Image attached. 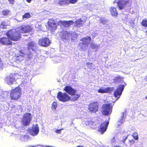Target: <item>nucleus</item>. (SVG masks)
Segmentation results:
<instances>
[{
    "label": "nucleus",
    "mask_w": 147,
    "mask_h": 147,
    "mask_svg": "<svg viewBox=\"0 0 147 147\" xmlns=\"http://www.w3.org/2000/svg\"><path fill=\"white\" fill-rule=\"evenodd\" d=\"M63 90L73 97L71 98L66 93H62L61 91H59L57 94V98L60 101L66 102L71 100L74 101L78 100L80 96V94H76V90L70 86H66L64 88Z\"/></svg>",
    "instance_id": "f257e3e1"
},
{
    "label": "nucleus",
    "mask_w": 147,
    "mask_h": 147,
    "mask_svg": "<svg viewBox=\"0 0 147 147\" xmlns=\"http://www.w3.org/2000/svg\"><path fill=\"white\" fill-rule=\"evenodd\" d=\"M5 34L11 40L15 41L19 40L21 37V35L20 31L14 29L8 30Z\"/></svg>",
    "instance_id": "f03ea898"
},
{
    "label": "nucleus",
    "mask_w": 147,
    "mask_h": 147,
    "mask_svg": "<svg viewBox=\"0 0 147 147\" xmlns=\"http://www.w3.org/2000/svg\"><path fill=\"white\" fill-rule=\"evenodd\" d=\"M22 94V90L19 86L10 91V98L11 100H18L20 98Z\"/></svg>",
    "instance_id": "7ed1b4c3"
},
{
    "label": "nucleus",
    "mask_w": 147,
    "mask_h": 147,
    "mask_svg": "<svg viewBox=\"0 0 147 147\" xmlns=\"http://www.w3.org/2000/svg\"><path fill=\"white\" fill-rule=\"evenodd\" d=\"M112 109L113 106L111 103L104 104L102 106L101 112L103 115H108L111 113Z\"/></svg>",
    "instance_id": "20e7f679"
},
{
    "label": "nucleus",
    "mask_w": 147,
    "mask_h": 147,
    "mask_svg": "<svg viewBox=\"0 0 147 147\" xmlns=\"http://www.w3.org/2000/svg\"><path fill=\"white\" fill-rule=\"evenodd\" d=\"M99 103L97 101L91 102L88 106V110L91 112L95 113L98 111Z\"/></svg>",
    "instance_id": "39448f33"
},
{
    "label": "nucleus",
    "mask_w": 147,
    "mask_h": 147,
    "mask_svg": "<svg viewBox=\"0 0 147 147\" xmlns=\"http://www.w3.org/2000/svg\"><path fill=\"white\" fill-rule=\"evenodd\" d=\"M32 119L31 114L28 113H25L23 116L22 120L23 125L25 126L28 125Z\"/></svg>",
    "instance_id": "423d86ee"
},
{
    "label": "nucleus",
    "mask_w": 147,
    "mask_h": 147,
    "mask_svg": "<svg viewBox=\"0 0 147 147\" xmlns=\"http://www.w3.org/2000/svg\"><path fill=\"white\" fill-rule=\"evenodd\" d=\"M18 75L17 74H11L5 78V81L8 84H12L18 79Z\"/></svg>",
    "instance_id": "0eeeda50"
},
{
    "label": "nucleus",
    "mask_w": 147,
    "mask_h": 147,
    "mask_svg": "<svg viewBox=\"0 0 147 147\" xmlns=\"http://www.w3.org/2000/svg\"><path fill=\"white\" fill-rule=\"evenodd\" d=\"M91 40V38L90 36H87L86 37L82 38L81 40L80 41H82V42H80L78 45L80 47L81 49H83L84 47L81 45H84V47H86L88 46L90 43V42Z\"/></svg>",
    "instance_id": "6e6552de"
},
{
    "label": "nucleus",
    "mask_w": 147,
    "mask_h": 147,
    "mask_svg": "<svg viewBox=\"0 0 147 147\" xmlns=\"http://www.w3.org/2000/svg\"><path fill=\"white\" fill-rule=\"evenodd\" d=\"M85 123L86 125L89 126L91 128L95 129L97 127L100 123V121L98 119L94 120L92 119L90 120L86 121Z\"/></svg>",
    "instance_id": "1a4fd4ad"
},
{
    "label": "nucleus",
    "mask_w": 147,
    "mask_h": 147,
    "mask_svg": "<svg viewBox=\"0 0 147 147\" xmlns=\"http://www.w3.org/2000/svg\"><path fill=\"white\" fill-rule=\"evenodd\" d=\"M38 43L41 46L46 47L50 45L51 41L48 38L44 37L39 39L38 41Z\"/></svg>",
    "instance_id": "9d476101"
},
{
    "label": "nucleus",
    "mask_w": 147,
    "mask_h": 147,
    "mask_svg": "<svg viewBox=\"0 0 147 147\" xmlns=\"http://www.w3.org/2000/svg\"><path fill=\"white\" fill-rule=\"evenodd\" d=\"M49 29L52 32L54 31L57 28V25L54 20L50 19L47 22Z\"/></svg>",
    "instance_id": "9b49d317"
},
{
    "label": "nucleus",
    "mask_w": 147,
    "mask_h": 147,
    "mask_svg": "<svg viewBox=\"0 0 147 147\" xmlns=\"http://www.w3.org/2000/svg\"><path fill=\"white\" fill-rule=\"evenodd\" d=\"M109 123V122L107 121L101 123L98 128V131L101 134H103L106 131Z\"/></svg>",
    "instance_id": "f8f14e48"
},
{
    "label": "nucleus",
    "mask_w": 147,
    "mask_h": 147,
    "mask_svg": "<svg viewBox=\"0 0 147 147\" xmlns=\"http://www.w3.org/2000/svg\"><path fill=\"white\" fill-rule=\"evenodd\" d=\"M18 28L20 30L19 31L23 33L29 32L32 30V27L29 25L20 26Z\"/></svg>",
    "instance_id": "ddd939ff"
},
{
    "label": "nucleus",
    "mask_w": 147,
    "mask_h": 147,
    "mask_svg": "<svg viewBox=\"0 0 147 147\" xmlns=\"http://www.w3.org/2000/svg\"><path fill=\"white\" fill-rule=\"evenodd\" d=\"M0 44L9 46L12 45V42L8 37H3L0 38Z\"/></svg>",
    "instance_id": "4468645a"
},
{
    "label": "nucleus",
    "mask_w": 147,
    "mask_h": 147,
    "mask_svg": "<svg viewBox=\"0 0 147 147\" xmlns=\"http://www.w3.org/2000/svg\"><path fill=\"white\" fill-rule=\"evenodd\" d=\"M124 85H119L114 92V96L117 97L118 98H119L124 89Z\"/></svg>",
    "instance_id": "2eb2a0df"
},
{
    "label": "nucleus",
    "mask_w": 147,
    "mask_h": 147,
    "mask_svg": "<svg viewBox=\"0 0 147 147\" xmlns=\"http://www.w3.org/2000/svg\"><path fill=\"white\" fill-rule=\"evenodd\" d=\"M27 45V48L29 50H31L33 51H35L37 48L36 43L32 41L29 42Z\"/></svg>",
    "instance_id": "dca6fc26"
},
{
    "label": "nucleus",
    "mask_w": 147,
    "mask_h": 147,
    "mask_svg": "<svg viewBox=\"0 0 147 147\" xmlns=\"http://www.w3.org/2000/svg\"><path fill=\"white\" fill-rule=\"evenodd\" d=\"M114 88L113 87H108L106 88H100L98 90V92L101 93H109L113 91Z\"/></svg>",
    "instance_id": "f3484780"
},
{
    "label": "nucleus",
    "mask_w": 147,
    "mask_h": 147,
    "mask_svg": "<svg viewBox=\"0 0 147 147\" xmlns=\"http://www.w3.org/2000/svg\"><path fill=\"white\" fill-rule=\"evenodd\" d=\"M128 2V1H126L124 0H119L117 3V5L120 9H122L125 7Z\"/></svg>",
    "instance_id": "a211bd4d"
},
{
    "label": "nucleus",
    "mask_w": 147,
    "mask_h": 147,
    "mask_svg": "<svg viewBox=\"0 0 147 147\" xmlns=\"http://www.w3.org/2000/svg\"><path fill=\"white\" fill-rule=\"evenodd\" d=\"M39 128L37 126L33 127L30 131V135L34 136L36 135L38 133Z\"/></svg>",
    "instance_id": "6ab92c4d"
},
{
    "label": "nucleus",
    "mask_w": 147,
    "mask_h": 147,
    "mask_svg": "<svg viewBox=\"0 0 147 147\" xmlns=\"http://www.w3.org/2000/svg\"><path fill=\"white\" fill-rule=\"evenodd\" d=\"M110 11L111 15L116 18L118 15V13L116 9L114 7H111L110 9Z\"/></svg>",
    "instance_id": "aec40b11"
},
{
    "label": "nucleus",
    "mask_w": 147,
    "mask_h": 147,
    "mask_svg": "<svg viewBox=\"0 0 147 147\" xmlns=\"http://www.w3.org/2000/svg\"><path fill=\"white\" fill-rule=\"evenodd\" d=\"M83 21L81 19H79L76 20L75 22L74 26L76 27H80L83 26Z\"/></svg>",
    "instance_id": "412c9836"
},
{
    "label": "nucleus",
    "mask_w": 147,
    "mask_h": 147,
    "mask_svg": "<svg viewBox=\"0 0 147 147\" xmlns=\"http://www.w3.org/2000/svg\"><path fill=\"white\" fill-rule=\"evenodd\" d=\"M74 23V22L72 20L67 21H64V26L65 27H68Z\"/></svg>",
    "instance_id": "4be33fe9"
},
{
    "label": "nucleus",
    "mask_w": 147,
    "mask_h": 147,
    "mask_svg": "<svg viewBox=\"0 0 147 147\" xmlns=\"http://www.w3.org/2000/svg\"><path fill=\"white\" fill-rule=\"evenodd\" d=\"M14 58L16 61H20L23 60L24 59L23 57L22 56V55H15L14 56Z\"/></svg>",
    "instance_id": "5701e85b"
},
{
    "label": "nucleus",
    "mask_w": 147,
    "mask_h": 147,
    "mask_svg": "<svg viewBox=\"0 0 147 147\" xmlns=\"http://www.w3.org/2000/svg\"><path fill=\"white\" fill-rule=\"evenodd\" d=\"M68 0H60L58 4L61 6H63L65 5H68Z\"/></svg>",
    "instance_id": "b1692460"
},
{
    "label": "nucleus",
    "mask_w": 147,
    "mask_h": 147,
    "mask_svg": "<svg viewBox=\"0 0 147 147\" xmlns=\"http://www.w3.org/2000/svg\"><path fill=\"white\" fill-rule=\"evenodd\" d=\"M123 79V78L120 76L115 77L113 79V81L115 83H117L120 82V81Z\"/></svg>",
    "instance_id": "393cba45"
},
{
    "label": "nucleus",
    "mask_w": 147,
    "mask_h": 147,
    "mask_svg": "<svg viewBox=\"0 0 147 147\" xmlns=\"http://www.w3.org/2000/svg\"><path fill=\"white\" fill-rule=\"evenodd\" d=\"M10 12V10L8 9L3 10L2 11V15L4 16H8Z\"/></svg>",
    "instance_id": "a878e982"
},
{
    "label": "nucleus",
    "mask_w": 147,
    "mask_h": 147,
    "mask_svg": "<svg viewBox=\"0 0 147 147\" xmlns=\"http://www.w3.org/2000/svg\"><path fill=\"white\" fill-rule=\"evenodd\" d=\"M142 26L147 27V20L146 19H143L141 22Z\"/></svg>",
    "instance_id": "bb28decb"
},
{
    "label": "nucleus",
    "mask_w": 147,
    "mask_h": 147,
    "mask_svg": "<svg viewBox=\"0 0 147 147\" xmlns=\"http://www.w3.org/2000/svg\"><path fill=\"white\" fill-rule=\"evenodd\" d=\"M31 17L29 13H24V15L22 16V19L24 18L28 19Z\"/></svg>",
    "instance_id": "cd10ccee"
},
{
    "label": "nucleus",
    "mask_w": 147,
    "mask_h": 147,
    "mask_svg": "<svg viewBox=\"0 0 147 147\" xmlns=\"http://www.w3.org/2000/svg\"><path fill=\"white\" fill-rule=\"evenodd\" d=\"M132 136L134 139L136 140H138L139 139L138 134L136 132H134Z\"/></svg>",
    "instance_id": "c85d7f7f"
},
{
    "label": "nucleus",
    "mask_w": 147,
    "mask_h": 147,
    "mask_svg": "<svg viewBox=\"0 0 147 147\" xmlns=\"http://www.w3.org/2000/svg\"><path fill=\"white\" fill-rule=\"evenodd\" d=\"M1 25L2 26V28L6 29L7 28V24L5 22V21H3L1 22Z\"/></svg>",
    "instance_id": "c756f323"
},
{
    "label": "nucleus",
    "mask_w": 147,
    "mask_h": 147,
    "mask_svg": "<svg viewBox=\"0 0 147 147\" xmlns=\"http://www.w3.org/2000/svg\"><path fill=\"white\" fill-rule=\"evenodd\" d=\"M57 103L56 102H53L51 108L52 109H53L54 110H56V108L57 107Z\"/></svg>",
    "instance_id": "7c9ffc66"
},
{
    "label": "nucleus",
    "mask_w": 147,
    "mask_h": 147,
    "mask_svg": "<svg viewBox=\"0 0 147 147\" xmlns=\"http://www.w3.org/2000/svg\"><path fill=\"white\" fill-rule=\"evenodd\" d=\"M78 1V0H68V3L69 4L70 3L71 4H75Z\"/></svg>",
    "instance_id": "2f4dec72"
},
{
    "label": "nucleus",
    "mask_w": 147,
    "mask_h": 147,
    "mask_svg": "<svg viewBox=\"0 0 147 147\" xmlns=\"http://www.w3.org/2000/svg\"><path fill=\"white\" fill-rule=\"evenodd\" d=\"M64 21L60 20L58 22L57 24L58 25L61 26H64Z\"/></svg>",
    "instance_id": "473e14b6"
},
{
    "label": "nucleus",
    "mask_w": 147,
    "mask_h": 147,
    "mask_svg": "<svg viewBox=\"0 0 147 147\" xmlns=\"http://www.w3.org/2000/svg\"><path fill=\"white\" fill-rule=\"evenodd\" d=\"M87 66L90 69H92V65L93 64L92 63L88 62L86 63Z\"/></svg>",
    "instance_id": "72a5a7b5"
},
{
    "label": "nucleus",
    "mask_w": 147,
    "mask_h": 147,
    "mask_svg": "<svg viewBox=\"0 0 147 147\" xmlns=\"http://www.w3.org/2000/svg\"><path fill=\"white\" fill-rule=\"evenodd\" d=\"M90 47L91 48L93 49H95L98 47V46L97 45L94 44H91L90 45Z\"/></svg>",
    "instance_id": "f704fd0d"
},
{
    "label": "nucleus",
    "mask_w": 147,
    "mask_h": 147,
    "mask_svg": "<svg viewBox=\"0 0 147 147\" xmlns=\"http://www.w3.org/2000/svg\"><path fill=\"white\" fill-rule=\"evenodd\" d=\"M128 135L124 136L123 138V140H122L121 142L123 143H124L126 140L127 138Z\"/></svg>",
    "instance_id": "c9c22d12"
},
{
    "label": "nucleus",
    "mask_w": 147,
    "mask_h": 147,
    "mask_svg": "<svg viewBox=\"0 0 147 147\" xmlns=\"http://www.w3.org/2000/svg\"><path fill=\"white\" fill-rule=\"evenodd\" d=\"M123 122V119L121 118L118 121V122L119 123V125H121V124Z\"/></svg>",
    "instance_id": "e433bc0d"
},
{
    "label": "nucleus",
    "mask_w": 147,
    "mask_h": 147,
    "mask_svg": "<svg viewBox=\"0 0 147 147\" xmlns=\"http://www.w3.org/2000/svg\"><path fill=\"white\" fill-rule=\"evenodd\" d=\"M20 55H22V56L23 57L25 55L24 53L23 52L22 50H21L20 51Z\"/></svg>",
    "instance_id": "4c0bfd02"
},
{
    "label": "nucleus",
    "mask_w": 147,
    "mask_h": 147,
    "mask_svg": "<svg viewBox=\"0 0 147 147\" xmlns=\"http://www.w3.org/2000/svg\"><path fill=\"white\" fill-rule=\"evenodd\" d=\"M122 115L121 117V118L124 119L126 117V114L125 113L123 112L122 113Z\"/></svg>",
    "instance_id": "58836bf2"
},
{
    "label": "nucleus",
    "mask_w": 147,
    "mask_h": 147,
    "mask_svg": "<svg viewBox=\"0 0 147 147\" xmlns=\"http://www.w3.org/2000/svg\"><path fill=\"white\" fill-rule=\"evenodd\" d=\"M8 1L9 3L12 5L14 4V2L15 1L14 0H8Z\"/></svg>",
    "instance_id": "ea45409f"
},
{
    "label": "nucleus",
    "mask_w": 147,
    "mask_h": 147,
    "mask_svg": "<svg viewBox=\"0 0 147 147\" xmlns=\"http://www.w3.org/2000/svg\"><path fill=\"white\" fill-rule=\"evenodd\" d=\"M129 142L130 143V145H131L132 144H133L135 142V141L133 140H131L129 141Z\"/></svg>",
    "instance_id": "a19ab883"
},
{
    "label": "nucleus",
    "mask_w": 147,
    "mask_h": 147,
    "mask_svg": "<svg viewBox=\"0 0 147 147\" xmlns=\"http://www.w3.org/2000/svg\"><path fill=\"white\" fill-rule=\"evenodd\" d=\"M61 129H57L56 131V132L57 133H61Z\"/></svg>",
    "instance_id": "79ce46f5"
},
{
    "label": "nucleus",
    "mask_w": 147,
    "mask_h": 147,
    "mask_svg": "<svg viewBox=\"0 0 147 147\" xmlns=\"http://www.w3.org/2000/svg\"><path fill=\"white\" fill-rule=\"evenodd\" d=\"M26 1L28 3H30L32 1V0H26Z\"/></svg>",
    "instance_id": "37998d69"
},
{
    "label": "nucleus",
    "mask_w": 147,
    "mask_h": 147,
    "mask_svg": "<svg viewBox=\"0 0 147 147\" xmlns=\"http://www.w3.org/2000/svg\"><path fill=\"white\" fill-rule=\"evenodd\" d=\"M76 147H84L82 145H79V146H76Z\"/></svg>",
    "instance_id": "c03bdc74"
},
{
    "label": "nucleus",
    "mask_w": 147,
    "mask_h": 147,
    "mask_svg": "<svg viewBox=\"0 0 147 147\" xmlns=\"http://www.w3.org/2000/svg\"><path fill=\"white\" fill-rule=\"evenodd\" d=\"M114 147H121L120 146H114Z\"/></svg>",
    "instance_id": "a18cd8bd"
},
{
    "label": "nucleus",
    "mask_w": 147,
    "mask_h": 147,
    "mask_svg": "<svg viewBox=\"0 0 147 147\" xmlns=\"http://www.w3.org/2000/svg\"><path fill=\"white\" fill-rule=\"evenodd\" d=\"M146 35H147V30L146 31Z\"/></svg>",
    "instance_id": "49530a36"
}]
</instances>
